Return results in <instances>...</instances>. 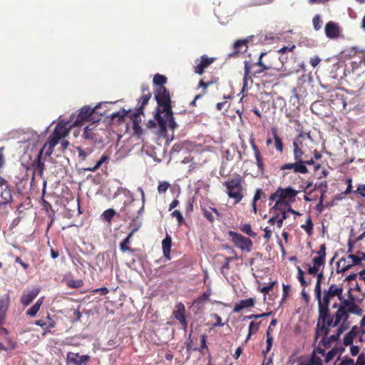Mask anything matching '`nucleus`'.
Wrapping results in <instances>:
<instances>
[{
	"mask_svg": "<svg viewBox=\"0 0 365 365\" xmlns=\"http://www.w3.org/2000/svg\"><path fill=\"white\" fill-rule=\"evenodd\" d=\"M173 316L179 322H184L185 319V307L182 303L180 302L176 304Z\"/></svg>",
	"mask_w": 365,
	"mask_h": 365,
	"instance_id": "obj_30",
	"label": "nucleus"
},
{
	"mask_svg": "<svg viewBox=\"0 0 365 365\" xmlns=\"http://www.w3.org/2000/svg\"><path fill=\"white\" fill-rule=\"evenodd\" d=\"M101 103H99L94 108L90 106H84L77 111L76 115H72L70 117L71 125L78 127L84 125L86 123H98L101 120L102 114L98 115V109L101 108Z\"/></svg>",
	"mask_w": 365,
	"mask_h": 365,
	"instance_id": "obj_4",
	"label": "nucleus"
},
{
	"mask_svg": "<svg viewBox=\"0 0 365 365\" xmlns=\"http://www.w3.org/2000/svg\"><path fill=\"white\" fill-rule=\"evenodd\" d=\"M347 259L349 260V259L351 260V267H353L354 265L359 264L361 262V259H360V256L359 254L357 255L350 254L347 256Z\"/></svg>",
	"mask_w": 365,
	"mask_h": 365,
	"instance_id": "obj_51",
	"label": "nucleus"
},
{
	"mask_svg": "<svg viewBox=\"0 0 365 365\" xmlns=\"http://www.w3.org/2000/svg\"><path fill=\"white\" fill-rule=\"evenodd\" d=\"M274 205L272 207V210H273L274 212H281L286 210L287 207L289 205H287V203L284 202L282 200H279V199H276Z\"/></svg>",
	"mask_w": 365,
	"mask_h": 365,
	"instance_id": "obj_44",
	"label": "nucleus"
},
{
	"mask_svg": "<svg viewBox=\"0 0 365 365\" xmlns=\"http://www.w3.org/2000/svg\"><path fill=\"white\" fill-rule=\"evenodd\" d=\"M138 230V228L133 230L128 236L120 243V250L122 252H125L127 251L133 252L129 245L130 243L131 237L133 234Z\"/></svg>",
	"mask_w": 365,
	"mask_h": 365,
	"instance_id": "obj_31",
	"label": "nucleus"
},
{
	"mask_svg": "<svg viewBox=\"0 0 365 365\" xmlns=\"http://www.w3.org/2000/svg\"><path fill=\"white\" fill-rule=\"evenodd\" d=\"M224 260V263L221 267V273L224 276H226L228 274V271L230 268V262L232 260V257H225Z\"/></svg>",
	"mask_w": 365,
	"mask_h": 365,
	"instance_id": "obj_45",
	"label": "nucleus"
},
{
	"mask_svg": "<svg viewBox=\"0 0 365 365\" xmlns=\"http://www.w3.org/2000/svg\"><path fill=\"white\" fill-rule=\"evenodd\" d=\"M330 101L333 106L339 110L345 109L346 98L343 93H334L330 96Z\"/></svg>",
	"mask_w": 365,
	"mask_h": 365,
	"instance_id": "obj_22",
	"label": "nucleus"
},
{
	"mask_svg": "<svg viewBox=\"0 0 365 365\" xmlns=\"http://www.w3.org/2000/svg\"><path fill=\"white\" fill-rule=\"evenodd\" d=\"M215 61L216 58L215 57H208L205 54L201 56L200 59H197L195 61L196 66L194 67L195 73L199 75L203 74L205 68H207Z\"/></svg>",
	"mask_w": 365,
	"mask_h": 365,
	"instance_id": "obj_13",
	"label": "nucleus"
},
{
	"mask_svg": "<svg viewBox=\"0 0 365 365\" xmlns=\"http://www.w3.org/2000/svg\"><path fill=\"white\" fill-rule=\"evenodd\" d=\"M138 191L140 192L142 197V202L140 203L135 200H132L128 204H124V206L120 209V212L123 214V215L132 220H135L138 218V217L142 215L144 211V204H145V193L142 187H138Z\"/></svg>",
	"mask_w": 365,
	"mask_h": 365,
	"instance_id": "obj_7",
	"label": "nucleus"
},
{
	"mask_svg": "<svg viewBox=\"0 0 365 365\" xmlns=\"http://www.w3.org/2000/svg\"><path fill=\"white\" fill-rule=\"evenodd\" d=\"M247 48V41L245 40H238L235 42L233 45L234 52L231 56L237 55L240 52H243L245 51Z\"/></svg>",
	"mask_w": 365,
	"mask_h": 365,
	"instance_id": "obj_36",
	"label": "nucleus"
},
{
	"mask_svg": "<svg viewBox=\"0 0 365 365\" xmlns=\"http://www.w3.org/2000/svg\"><path fill=\"white\" fill-rule=\"evenodd\" d=\"M163 118L165 120L166 123H167V121L168 122V126L172 130H175L178 127V125L175 123V119L173 118V110H171L170 115L168 114V113H165L164 117H163Z\"/></svg>",
	"mask_w": 365,
	"mask_h": 365,
	"instance_id": "obj_42",
	"label": "nucleus"
},
{
	"mask_svg": "<svg viewBox=\"0 0 365 365\" xmlns=\"http://www.w3.org/2000/svg\"><path fill=\"white\" fill-rule=\"evenodd\" d=\"M43 297L39 298L36 302L27 310L26 314L30 317H35L43 304Z\"/></svg>",
	"mask_w": 365,
	"mask_h": 365,
	"instance_id": "obj_35",
	"label": "nucleus"
},
{
	"mask_svg": "<svg viewBox=\"0 0 365 365\" xmlns=\"http://www.w3.org/2000/svg\"><path fill=\"white\" fill-rule=\"evenodd\" d=\"M90 356L88 355H80L78 353L68 352L66 355V361L68 364L82 365L88 361Z\"/></svg>",
	"mask_w": 365,
	"mask_h": 365,
	"instance_id": "obj_18",
	"label": "nucleus"
},
{
	"mask_svg": "<svg viewBox=\"0 0 365 365\" xmlns=\"http://www.w3.org/2000/svg\"><path fill=\"white\" fill-rule=\"evenodd\" d=\"M349 317V313L341 305L339 306L336 312L330 315L329 307L325 319L322 322L319 313L317 323L314 333V341H317L319 336H322L320 344L327 348L330 346L331 342L337 341L341 334L346 329V322Z\"/></svg>",
	"mask_w": 365,
	"mask_h": 365,
	"instance_id": "obj_1",
	"label": "nucleus"
},
{
	"mask_svg": "<svg viewBox=\"0 0 365 365\" xmlns=\"http://www.w3.org/2000/svg\"><path fill=\"white\" fill-rule=\"evenodd\" d=\"M341 305L345 310H347L349 313H352L355 314L360 315L361 314V310L359 309L358 306L352 301L349 299H345L342 297V300L340 301Z\"/></svg>",
	"mask_w": 365,
	"mask_h": 365,
	"instance_id": "obj_26",
	"label": "nucleus"
},
{
	"mask_svg": "<svg viewBox=\"0 0 365 365\" xmlns=\"http://www.w3.org/2000/svg\"><path fill=\"white\" fill-rule=\"evenodd\" d=\"M324 32L327 38L336 39L340 36L341 29L338 23L330 21L326 24Z\"/></svg>",
	"mask_w": 365,
	"mask_h": 365,
	"instance_id": "obj_15",
	"label": "nucleus"
},
{
	"mask_svg": "<svg viewBox=\"0 0 365 365\" xmlns=\"http://www.w3.org/2000/svg\"><path fill=\"white\" fill-rule=\"evenodd\" d=\"M297 279L300 282V284L304 287L309 285L312 282L311 278H309V282H307V280L304 279V272L299 267H297Z\"/></svg>",
	"mask_w": 365,
	"mask_h": 365,
	"instance_id": "obj_40",
	"label": "nucleus"
},
{
	"mask_svg": "<svg viewBox=\"0 0 365 365\" xmlns=\"http://www.w3.org/2000/svg\"><path fill=\"white\" fill-rule=\"evenodd\" d=\"M298 194V191L293 189L291 187L282 188L279 187L277 190L271 194L269 196V200H275L279 199V200L289 205L295 201L296 197Z\"/></svg>",
	"mask_w": 365,
	"mask_h": 365,
	"instance_id": "obj_9",
	"label": "nucleus"
},
{
	"mask_svg": "<svg viewBox=\"0 0 365 365\" xmlns=\"http://www.w3.org/2000/svg\"><path fill=\"white\" fill-rule=\"evenodd\" d=\"M312 24L315 31H319L322 29L323 22L319 14H317L313 17Z\"/></svg>",
	"mask_w": 365,
	"mask_h": 365,
	"instance_id": "obj_49",
	"label": "nucleus"
},
{
	"mask_svg": "<svg viewBox=\"0 0 365 365\" xmlns=\"http://www.w3.org/2000/svg\"><path fill=\"white\" fill-rule=\"evenodd\" d=\"M172 245V238L169 235H166L162 242V248L163 255L167 259H170V251Z\"/></svg>",
	"mask_w": 365,
	"mask_h": 365,
	"instance_id": "obj_29",
	"label": "nucleus"
},
{
	"mask_svg": "<svg viewBox=\"0 0 365 365\" xmlns=\"http://www.w3.org/2000/svg\"><path fill=\"white\" fill-rule=\"evenodd\" d=\"M167 82V78L161 74L157 73L153 77V83L155 85V88H165V84Z\"/></svg>",
	"mask_w": 365,
	"mask_h": 365,
	"instance_id": "obj_37",
	"label": "nucleus"
},
{
	"mask_svg": "<svg viewBox=\"0 0 365 365\" xmlns=\"http://www.w3.org/2000/svg\"><path fill=\"white\" fill-rule=\"evenodd\" d=\"M40 292L39 287H35L31 290L24 292L21 297V303L24 306H29Z\"/></svg>",
	"mask_w": 365,
	"mask_h": 365,
	"instance_id": "obj_23",
	"label": "nucleus"
},
{
	"mask_svg": "<svg viewBox=\"0 0 365 365\" xmlns=\"http://www.w3.org/2000/svg\"><path fill=\"white\" fill-rule=\"evenodd\" d=\"M260 322H251L249 325L250 335L257 333L259 330Z\"/></svg>",
	"mask_w": 365,
	"mask_h": 365,
	"instance_id": "obj_54",
	"label": "nucleus"
},
{
	"mask_svg": "<svg viewBox=\"0 0 365 365\" xmlns=\"http://www.w3.org/2000/svg\"><path fill=\"white\" fill-rule=\"evenodd\" d=\"M281 170H292L294 173L307 174L309 173L307 167L304 166V164L295 161L294 163H287L283 164L280 167Z\"/></svg>",
	"mask_w": 365,
	"mask_h": 365,
	"instance_id": "obj_16",
	"label": "nucleus"
},
{
	"mask_svg": "<svg viewBox=\"0 0 365 365\" xmlns=\"http://www.w3.org/2000/svg\"><path fill=\"white\" fill-rule=\"evenodd\" d=\"M255 304V300L254 298L242 299L238 303L235 304L233 308V312H240L241 310L244 309L253 307Z\"/></svg>",
	"mask_w": 365,
	"mask_h": 365,
	"instance_id": "obj_28",
	"label": "nucleus"
},
{
	"mask_svg": "<svg viewBox=\"0 0 365 365\" xmlns=\"http://www.w3.org/2000/svg\"><path fill=\"white\" fill-rule=\"evenodd\" d=\"M10 305V296L6 294L0 298V336L7 335L9 331L4 327L6 321L7 311Z\"/></svg>",
	"mask_w": 365,
	"mask_h": 365,
	"instance_id": "obj_10",
	"label": "nucleus"
},
{
	"mask_svg": "<svg viewBox=\"0 0 365 365\" xmlns=\"http://www.w3.org/2000/svg\"><path fill=\"white\" fill-rule=\"evenodd\" d=\"M252 148L254 151L255 158L256 160V164L258 168V171L261 175L264 173L265 167L263 162V158L261 155L260 151L258 147L255 144H252Z\"/></svg>",
	"mask_w": 365,
	"mask_h": 365,
	"instance_id": "obj_27",
	"label": "nucleus"
},
{
	"mask_svg": "<svg viewBox=\"0 0 365 365\" xmlns=\"http://www.w3.org/2000/svg\"><path fill=\"white\" fill-rule=\"evenodd\" d=\"M210 317L215 320V322L212 326V327L224 326V323L222 322V318L217 314L213 313Z\"/></svg>",
	"mask_w": 365,
	"mask_h": 365,
	"instance_id": "obj_57",
	"label": "nucleus"
},
{
	"mask_svg": "<svg viewBox=\"0 0 365 365\" xmlns=\"http://www.w3.org/2000/svg\"><path fill=\"white\" fill-rule=\"evenodd\" d=\"M279 70L274 69L272 67L270 71H268L267 76L266 77H264L265 79L263 80V81L271 83L274 81L275 80H277V72Z\"/></svg>",
	"mask_w": 365,
	"mask_h": 365,
	"instance_id": "obj_48",
	"label": "nucleus"
},
{
	"mask_svg": "<svg viewBox=\"0 0 365 365\" xmlns=\"http://www.w3.org/2000/svg\"><path fill=\"white\" fill-rule=\"evenodd\" d=\"M304 138V135L302 133H299L297 138H294L293 141V148H295L296 146L298 148H303V142L302 140V138Z\"/></svg>",
	"mask_w": 365,
	"mask_h": 365,
	"instance_id": "obj_56",
	"label": "nucleus"
},
{
	"mask_svg": "<svg viewBox=\"0 0 365 365\" xmlns=\"http://www.w3.org/2000/svg\"><path fill=\"white\" fill-rule=\"evenodd\" d=\"M206 339H207V336L205 334H202L201 336V346H200V351L202 354H204V351L205 350H207L208 351V347L206 344Z\"/></svg>",
	"mask_w": 365,
	"mask_h": 365,
	"instance_id": "obj_61",
	"label": "nucleus"
},
{
	"mask_svg": "<svg viewBox=\"0 0 365 365\" xmlns=\"http://www.w3.org/2000/svg\"><path fill=\"white\" fill-rule=\"evenodd\" d=\"M322 282H317L314 287V295L315 299L318 301H320V297L322 294V288H321Z\"/></svg>",
	"mask_w": 365,
	"mask_h": 365,
	"instance_id": "obj_55",
	"label": "nucleus"
},
{
	"mask_svg": "<svg viewBox=\"0 0 365 365\" xmlns=\"http://www.w3.org/2000/svg\"><path fill=\"white\" fill-rule=\"evenodd\" d=\"M343 288L335 284H331L327 289H324L321 297L320 301H318V310L320 314L321 320L323 322L325 319L326 315L328 312V308L330 304L331 300L337 297L339 301L342 300Z\"/></svg>",
	"mask_w": 365,
	"mask_h": 365,
	"instance_id": "obj_5",
	"label": "nucleus"
},
{
	"mask_svg": "<svg viewBox=\"0 0 365 365\" xmlns=\"http://www.w3.org/2000/svg\"><path fill=\"white\" fill-rule=\"evenodd\" d=\"M116 212L113 209H108L105 210L102 215L103 219L107 222H110L111 219L115 215Z\"/></svg>",
	"mask_w": 365,
	"mask_h": 365,
	"instance_id": "obj_50",
	"label": "nucleus"
},
{
	"mask_svg": "<svg viewBox=\"0 0 365 365\" xmlns=\"http://www.w3.org/2000/svg\"><path fill=\"white\" fill-rule=\"evenodd\" d=\"M154 96L158 104L155 111V118L158 121L160 133L164 134L166 133V122L161 114H171L172 106L170 92L166 88H155Z\"/></svg>",
	"mask_w": 365,
	"mask_h": 365,
	"instance_id": "obj_2",
	"label": "nucleus"
},
{
	"mask_svg": "<svg viewBox=\"0 0 365 365\" xmlns=\"http://www.w3.org/2000/svg\"><path fill=\"white\" fill-rule=\"evenodd\" d=\"M326 250L327 247L325 244L320 245L319 250L316 252L318 256L312 259L313 266H315L319 269H320L321 267H324L326 263Z\"/></svg>",
	"mask_w": 365,
	"mask_h": 365,
	"instance_id": "obj_21",
	"label": "nucleus"
},
{
	"mask_svg": "<svg viewBox=\"0 0 365 365\" xmlns=\"http://www.w3.org/2000/svg\"><path fill=\"white\" fill-rule=\"evenodd\" d=\"M83 281L82 280H71L68 282V287L71 288H79L82 287Z\"/></svg>",
	"mask_w": 365,
	"mask_h": 365,
	"instance_id": "obj_64",
	"label": "nucleus"
},
{
	"mask_svg": "<svg viewBox=\"0 0 365 365\" xmlns=\"http://www.w3.org/2000/svg\"><path fill=\"white\" fill-rule=\"evenodd\" d=\"M61 140V138H59V136L56 135L52 133L49 135L47 143L44 144L41 149H43V151L47 148L46 155L50 156L53 153L55 146L59 143Z\"/></svg>",
	"mask_w": 365,
	"mask_h": 365,
	"instance_id": "obj_24",
	"label": "nucleus"
},
{
	"mask_svg": "<svg viewBox=\"0 0 365 365\" xmlns=\"http://www.w3.org/2000/svg\"><path fill=\"white\" fill-rule=\"evenodd\" d=\"M95 123H91V124L84 128V131L82 135L83 138L91 140L96 139V135L94 133L95 128L96 127Z\"/></svg>",
	"mask_w": 365,
	"mask_h": 365,
	"instance_id": "obj_33",
	"label": "nucleus"
},
{
	"mask_svg": "<svg viewBox=\"0 0 365 365\" xmlns=\"http://www.w3.org/2000/svg\"><path fill=\"white\" fill-rule=\"evenodd\" d=\"M304 154V153L302 150V148H298L297 146H296V148L293 149L294 159L295 161H298V163H301L304 164V163H303Z\"/></svg>",
	"mask_w": 365,
	"mask_h": 365,
	"instance_id": "obj_41",
	"label": "nucleus"
},
{
	"mask_svg": "<svg viewBox=\"0 0 365 365\" xmlns=\"http://www.w3.org/2000/svg\"><path fill=\"white\" fill-rule=\"evenodd\" d=\"M313 227L314 224L312 222V217L310 216H308L305 224L302 225L301 226L302 229H303L307 235H311L313 232Z\"/></svg>",
	"mask_w": 365,
	"mask_h": 365,
	"instance_id": "obj_39",
	"label": "nucleus"
},
{
	"mask_svg": "<svg viewBox=\"0 0 365 365\" xmlns=\"http://www.w3.org/2000/svg\"><path fill=\"white\" fill-rule=\"evenodd\" d=\"M322 346H324L320 344L319 341L318 347L314 349L310 358L302 362L300 365H322V360L321 357L324 356V349H322Z\"/></svg>",
	"mask_w": 365,
	"mask_h": 365,
	"instance_id": "obj_12",
	"label": "nucleus"
},
{
	"mask_svg": "<svg viewBox=\"0 0 365 365\" xmlns=\"http://www.w3.org/2000/svg\"><path fill=\"white\" fill-rule=\"evenodd\" d=\"M214 82L213 81H207V82H205L202 79H201L200 81H199V83H198V86L199 87H202L203 88V93H206L207 92V88H208L209 86L212 85Z\"/></svg>",
	"mask_w": 365,
	"mask_h": 365,
	"instance_id": "obj_62",
	"label": "nucleus"
},
{
	"mask_svg": "<svg viewBox=\"0 0 365 365\" xmlns=\"http://www.w3.org/2000/svg\"><path fill=\"white\" fill-rule=\"evenodd\" d=\"M73 126L71 125L69 120L68 121H59L56 125L53 133L56 135L59 136L61 139L66 137L68 135L69 130Z\"/></svg>",
	"mask_w": 365,
	"mask_h": 365,
	"instance_id": "obj_17",
	"label": "nucleus"
},
{
	"mask_svg": "<svg viewBox=\"0 0 365 365\" xmlns=\"http://www.w3.org/2000/svg\"><path fill=\"white\" fill-rule=\"evenodd\" d=\"M353 364V359L351 358H349L347 356L344 357V359L340 361H339V359H337L333 365H352Z\"/></svg>",
	"mask_w": 365,
	"mask_h": 365,
	"instance_id": "obj_58",
	"label": "nucleus"
},
{
	"mask_svg": "<svg viewBox=\"0 0 365 365\" xmlns=\"http://www.w3.org/2000/svg\"><path fill=\"white\" fill-rule=\"evenodd\" d=\"M140 115H143V109L142 108H137V109L132 112L131 110L125 111L123 110V113L120 115L118 112L111 114V118L114 119L119 117V120H123L125 115H128L133 121V129L134 133L140 138L143 134V130L140 125Z\"/></svg>",
	"mask_w": 365,
	"mask_h": 365,
	"instance_id": "obj_8",
	"label": "nucleus"
},
{
	"mask_svg": "<svg viewBox=\"0 0 365 365\" xmlns=\"http://www.w3.org/2000/svg\"><path fill=\"white\" fill-rule=\"evenodd\" d=\"M202 213H203V215L204 217L210 222H213L214 220H215V217L214 216L212 215L211 211L208 210H206V209H203L202 210Z\"/></svg>",
	"mask_w": 365,
	"mask_h": 365,
	"instance_id": "obj_63",
	"label": "nucleus"
},
{
	"mask_svg": "<svg viewBox=\"0 0 365 365\" xmlns=\"http://www.w3.org/2000/svg\"><path fill=\"white\" fill-rule=\"evenodd\" d=\"M12 200V195L7 182L1 178L0 180V205H6Z\"/></svg>",
	"mask_w": 365,
	"mask_h": 365,
	"instance_id": "obj_14",
	"label": "nucleus"
},
{
	"mask_svg": "<svg viewBox=\"0 0 365 365\" xmlns=\"http://www.w3.org/2000/svg\"><path fill=\"white\" fill-rule=\"evenodd\" d=\"M266 198V194L260 188H257L253 197L254 201H258L259 200H264Z\"/></svg>",
	"mask_w": 365,
	"mask_h": 365,
	"instance_id": "obj_53",
	"label": "nucleus"
},
{
	"mask_svg": "<svg viewBox=\"0 0 365 365\" xmlns=\"http://www.w3.org/2000/svg\"><path fill=\"white\" fill-rule=\"evenodd\" d=\"M240 230L247 235L248 236L255 237L256 236V233L254 232L252 230V227L250 224H243L240 227Z\"/></svg>",
	"mask_w": 365,
	"mask_h": 365,
	"instance_id": "obj_47",
	"label": "nucleus"
},
{
	"mask_svg": "<svg viewBox=\"0 0 365 365\" xmlns=\"http://www.w3.org/2000/svg\"><path fill=\"white\" fill-rule=\"evenodd\" d=\"M171 216L173 217H176L179 225H181L182 222L184 221V218L182 217V215L181 214V212L179 210H174L171 213Z\"/></svg>",
	"mask_w": 365,
	"mask_h": 365,
	"instance_id": "obj_59",
	"label": "nucleus"
},
{
	"mask_svg": "<svg viewBox=\"0 0 365 365\" xmlns=\"http://www.w3.org/2000/svg\"><path fill=\"white\" fill-rule=\"evenodd\" d=\"M141 91L143 95L138 100V108H142V109H143L144 106L148 104L151 98L152 94L150 91L149 86L147 84H143L141 86Z\"/></svg>",
	"mask_w": 365,
	"mask_h": 365,
	"instance_id": "obj_25",
	"label": "nucleus"
},
{
	"mask_svg": "<svg viewBox=\"0 0 365 365\" xmlns=\"http://www.w3.org/2000/svg\"><path fill=\"white\" fill-rule=\"evenodd\" d=\"M357 335L356 327H354L344 337V345L347 346L353 344L354 338Z\"/></svg>",
	"mask_w": 365,
	"mask_h": 365,
	"instance_id": "obj_34",
	"label": "nucleus"
},
{
	"mask_svg": "<svg viewBox=\"0 0 365 365\" xmlns=\"http://www.w3.org/2000/svg\"><path fill=\"white\" fill-rule=\"evenodd\" d=\"M331 343L332 342L330 343V345L331 344ZM322 349H324V351H325L326 349H329L331 347V346L327 348H326L324 346H322ZM344 351V348L342 346H341V345L334 346L327 354L324 352V356H323L324 357V362L325 363L329 362L330 361L333 360L334 358L336 356H338V359H339V356L341 355V354Z\"/></svg>",
	"mask_w": 365,
	"mask_h": 365,
	"instance_id": "obj_20",
	"label": "nucleus"
},
{
	"mask_svg": "<svg viewBox=\"0 0 365 365\" xmlns=\"http://www.w3.org/2000/svg\"><path fill=\"white\" fill-rule=\"evenodd\" d=\"M108 160H109L108 156L107 155L103 154L101 157L100 160H98L96 162V165H94L96 167V169L98 170L103 165V163L108 162Z\"/></svg>",
	"mask_w": 365,
	"mask_h": 365,
	"instance_id": "obj_60",
	"label": "nucleus"
},
{
	"mask_svg": "<svg viewBox=\"0 0 365 365\" xmlns=\"http://www.w3.org/2000/svg\"><path fill=\"white\" fill-rule=\"evenodd\" d=\"M269 330H270V329L269 328L266 333V334H267V347H266V349L263 350V351H262V354L264 355V356H266L267 353L270 351V349L272 346V344H273V337L271 335Z\"/></svg>",
	"mask_w": 365,
	"mask_h": 365,
	"instance_id": "obj_43",
	"label": "nucleus"
},
{
	"mask_svg": "<svg viewBox=\"0 0 365 365\" xmlns=\"http://www.w3.org/2000/svg\"><path fill=\"white\" fill-rule=\"evenodd\" d=\"M243 181V178L236 174L222 183L223 187H225L226 194L229 198L234 200L235 204L239 203L245 197V189L242 185Z\"/></svg>",
	"mask_w": 365,
	"mask_h": 365,
	"instance_id": "obj_6",
	"label": "nucleus"
},
{
	"mask_svg": "<svg viewBox=\"0 0 365 365\" xmlns=\"http://www.w3.org/2000/svg\"><path fill=\"white\" fill-rule=\"evenodd\" d=\"M351 267V262L346 257L341 258L336 264V272L344 273L349 270Z\"/></svg>",
	"mask_w": 365,
	"mask_h": 365,
	"instance_id": "obj_32",
	"label": "nucleus"
},
{
	"mask_svg": "<svg viewBox=\"0 0 365 365\" xmlns=\"http://www.w3.org/2000/svg\"><path fill=\"white\" fill-rule=\"evenodd\" d=\"M266 56H268V53L262 52L257 62L254 63L250 61L244 62L243 88L247 86L248 81L252 82L253 77H266L267 76L268 71H270L272 68V63L264 59Z\"/></svg>",
	"mask_w": 365,
	"mask_h": 365,
	"instance_id": "obj_3",
	"label": "nucleus"
},
{
	"mask_svg": "<svg viewBox=\"0 0 365 365\" xmlns=\"http://www.w3.org/2000/svg\"><path fill=\"white\" fill-rule=\"evenodd\" d=\"M170 187V184L168 182L163 181L160 182L158 187V191L160 194H163L166 192L168 189Z\"/></svg>",
	"mask_w": 365,
	"mask_h": 365,
	"instance_id": "obj_52",
	"label": "nucleus"
},
{
	"mask_svg": "<svg viewBox=\"0 0 365 365\" xmlns=\"http://www.w3.org/2000/svg\"><path fill=\"white\" fill-rule=\"evenodd\" d=\"M272 135L274 139V148L277 151L282 153L284 149V145L281 138L277 135L276 130L272 131Z\"/></svg>",
	"mask_w": 365,
	"mask_h": 365,
	"instance_id": "obj_38",
	"label": "nucleus"
},
{
	"mask_svg": "<svg viewBox=\"0 0 365 365\" xmlns=\"http://www.w3.org/2000/svg\"><path fill=\"white\" fill-rule=\"evenodd\" d=\"M43 155V149H41V150L38 152L36 158L34 160L32 163V169L34 170L33 175H39L41 178H43V173L45 170V164L41 160Z\"/></svg>",
	"mask_w": 365,
	"mask_h": 365,
	"instance_id": "obj_19",
	"label": "nucleus"
},
{
	"mask_svg": "<svg viewBox=\"0 0 365 365\" xmlns=\"http://www.w3.org/2000/svg\"><path fill=\"white\" fill-rule=\"evenodd\" d=\"M229 235L232 237V242L237 248L247 252L252 250V242L250 238L234 231H229Z\"/></svg>",
	"mask_w": 365,
	"mask_h": 365,
	"instance_id": "obj_11",
	"label": "nucleus"
},
{
	"mask_svg": "<svg viewBox=\"0 0 365 365\" xmlns=\"http://www.w3.org/2000/svg\"><path fill=\"white\" fill-rule=\"evenodd\" d=\"M76 148L78 152L79 158L83 160H86V158L92 153V149L89 148L83 149L81 147H76Z\"/></svg>",
	"mask_w": 365,
	"mask_h": 365,
	"instance_id": "obj_46",
	"label": "nucleus"
}]
</instances>
